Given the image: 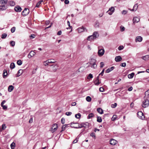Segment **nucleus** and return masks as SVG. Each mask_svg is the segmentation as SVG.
<instances>
[{"label":"nucleus","instance_id":"obj_50","mask_svg":"<svg viewBox=\"0 0 149 149\" xmlns=\"http://www.w3.org/2000/svg\"><path fill=\"white\" fill-rule=\"evenodd\" d=\"M90 136L92 137H94L95 139V134L94 132H92L90 134Z\"/></svg>","mask_w":149,"mask_h":149},{"label":"nucleus","instance_id":"obj_36","mask_svg":"<svg viewBox=\"0 0 149 149\" xmlns=\"http://www.w3.org/2000/svg\"><path fill=\"white\" fill-rule=\"evenodd\" d=\"M86 100L87 101L90 102L91 100V98L90 97L88 96L86 97Z\"/></svg>","mask_w":149,"mask_h":149},{"label":"nucleus","instance_id":"obj_11","mask_svg":"<svg viewBox=\"0 0 149 149\" xmlns=\"http://www.w3.org/2000/svg\"><path fill=\"white\" fill-rule=\"evenodd\" d=\"M36 53L34 51H31L28 54V57L29 58H31L32 57H33L34 56Z\"/></svg>","mask_w":149,"mask_h":149},{"label":"nucleus","instance_id":"obj_46","mask_svg":"<svg viewBox=\"0 0 149 149\" xmlns=\"http://www.w3.org/2000/svg\"><path fill=\"white\" fill-rule=\"evenodd\" d=\"M99 26V23L98 22H96L95 25V27H98Z\"/></svg>","mask_w":149,"mask_h":149},{"label":"nucleus","instance_id":"obj_5","mask_svg":"<svg viewBox=\"0 0 149 149\" xmlns=\"http://www.w3.org/2000/svg\"><path fill=\"white\" fill-rule=\"evenodd\" d=\"M89 126V123L87 122L85 123H82L81 125H79L78 126L75 127L76 128H81L82 127L85 128L88 127Z\"/></svg>","mask_w":149,"mask_h":149},{"label":"nucleus","instance_id":"obj_23","mask_svg":"<svg viewBox=\"0 0 149 149\" xmlns=\"http://www.w3.org/2000/svg\"><path fill=\"white\" fill-rule=\"evenodd\" d=\"M7 73L6 70H4L3 71V77L4 78H5L7 76Z\"/></svg>","mask_w":149,"mask_h":149},{"label":"nucleus","instance_id":"obj_25","mask_svg":"<svg viewBox=\"0 0 149 149\" xmlns=\"http://www.w3.org/2000/svg\"><path fill=\"white\" fill-rule=\"evenodd\" d=\"M43 1L42 0H40L39 1L38 3H37L36 6V7L39 8L41 5L42 2H43Z\"/></svg>","mask_w":149,"mask_h":149},{"label":"nucleus","instance_id":"obj_37","mask_svg":"<svg viewBox=\"0 0 149 149\" xmlns=\"http://www.w3.org/2000/svg\"><path fill=\"white\" fill-rule=\"evenodd\" d=\"M81 116V114L80 113H78V114H77L75 115V117L78 119Z\"/></svg>","mask_w":149,"mask_h":149},{"label":"nucleus","instance_id":"obj_34","mask_svg":"<svg viewBox=\"0 0 149 149\" xmlns=\"http://www.w3.org/2000/svg\"><path fill=\"white\" fill-rule=\"evenodd\" d=\"M97 122L101 123L102 121V119L101 118L100 116H97Z\"/></svg>","mask_w":149,"mask_h":149},{"label":"nucleus","instance_id":"obj_51","mask_svg":"<svg viewBox=\"0 0 149 149\" xmlns=\"http://www.w3.org/2000/svg\"><path fill=\"white\" fill-rule=\"evenodd\" d=\"M72 112H67L65 113V114L68 116H69L71 115L72 114Z\"/></svg>","mask_w":149,"mask_h":149},{"label":"nucleus","instance_id":"obj_30","mask_svg":"<svg viewBox=\"0 0 149 149\" xmlns=\"http://www.w3.org/2000/svg\"><path fill=\"white\" fill-rule=\"evenodd\" d=\"M10 44L11 46L13 47L15 45V42L14 41H11L10 42Z\"/></svg>","mask_w":149,"mask_h":149},{"label":"nucleus","instance_id":"obj_24","mask_svg":"<svg viewBox=\"0 0 149 149\" xmlns=\"http://www.w3.org/2000/svg\"><path fill=\"white\" fill-rule=\"evenodd\" d=\"M97 111L100 114H102L103 113V110L100 108H97Z\"/></svg>","mask_w":149,"mask_h":149},{"label":"nucleus","instance_id":"obj_59","mask_svg":"<svg viewBox=\"0 0 149 149\" xmlns=\"http://www.w3.org/2000/svg\"><path fill=\"white\" fill-rule=\"evenodd\" d=\"M61 122L62 124H64L65 123V119L63 118H62L61 119Z\"/></svg>","mask_w":149,"mask_h":149},{"label":"nucleus","instance_id":"obj_43","mask_svg":"<svg viewBox=\"0 0 149 149\" xmlns=\"http://www.w3.org/2000/svg\"><path fill=\"white\" fill-rule=\"evenodd\" d=\"M117 105V103H115L114 104H112L111 105V107L112 108H115L116 107Z\"/></svg>","mask_w":149,"mask_h":149},{"label":"nucleus","instance_id":"obj_40","mask_svg":"<svg viewBox=\"0 0 149 149\" xmlns=\"http://www.w3.org/2000/svg\"><path fill=\"white\" fill-rule=\"evenodd\" d=\"M17 63V64L19 65H21L22 64V62L20 60H18Z\"/></svg>","mask_w":149,"mask_h":149},{"label":"nucleus","instance_id":"obj_55","mask_svg":"<svg viewBox=\"0 0 149 149\" xmlns=\"http://www.w3.org/2000/svg\"><path fill=\"white\" fill-rule=\"evenodd\" d=\"M15 27H12L11 29V32L12 33H13L15 32Z\"/></svg>","mask_w":149,"mask_h":149},{"label":"nucleus","instance_id":"obj_61","mask_svg":"<svg viewBox=\"0 0 149 149\" xmlns=\"http://www.w3.org/2000/svg\"><path fill=\"white\" fill-rule=\"evenodd\" d=\"M126 65V63H121V66L122 67H125Z\"/></svg>","mask_w":149,"mask_h":149},{"label":"nucleus","instance_id":"obj_14","mask_svg":"<svg viewBox=\"0 0 149 149\" xmlns=\"http://www.w3.org/2000/svg\"><path fill=\"white\" fill-rule=\"evenodd\" d=\"M143 40L141 36H137L135 39V42H141Z\"/></svg>","mask_w":149,"mask_h":149},{"label":"nucleus","instance_id":"obj_26","mask_svg":"<svg viewBox=\"0 0 149 149\" xmlns=\"http://www.w3.org/2000/svg\"><path fill=\"white\" fill-rule=\"evenodd\" d=\"M87 39L88 40L90 41L92 40L95 39H94V37H93V35H92L88 36V37Z\"/></svg>","mask_w":149,"mask_h":149},{"label":"nucleus","instance_id":"obj_41","mask_svg":"<svg viewBox=\"0 0 149 149\" xmlns=\"http://www.w3.org/2000/svg\"><path fill=\"white\" fill-rule=\"evenodd\" d=\"M6 8H5V7L4 6H0V11L3 10L5 9Z\"/></svg>","mask_w":149,"mask_h":149},{"label":"nucleus","instance_id":"obj_38","mask_svg":"<svg viewBox=\"0 0 149 149\" xmlns=\"http://www.w3.org/2000/svg\"><path fill=\"white\" fill-rule=\"evenodd\" d=\"M7 36V34L5 33L3 34L1 36V38L2 39H4L6 38Z\"/></svg>","mask_w":149,"mask_h":149},{"label":"nucleus","instance_id":"obj_18","mask_svg":"<svg viewBox=\"0 0 149 149\" xmlns=\"http://www.w3.org/2000/svg\"><path fill=\"white\" fill-rule=\"evenodd\" d=\"M92 35L94 37V38L95 39H96V38H97V37H98L99 36L98 33L97 31L94 32Z\"/></svg>","mask_w":149,"mask_h":149},{"label":"nucleus","instance_id":"obj_21","mask_svg":"<svg viewBox=\"0 0 149 149\" xmlns=\"http://www.w3.org/2000/svg\"><path fill=\"white\" fill-rule=\"evenodd\" d=\"M14 89V87L12 85H10L9 86L8 91L9 92H11Z\"/></svg>","mask_w":149,"mask_h":149},{"label":"nucleus","instance_id":"obj_52","mask_svg":"<svg viewBox=\"0 0 149 149\" xmlns=\"http://www.w3.org/2000/svg\"><path fill=\"white\" fill-rule=\"evenodd\" d=\"M67 24H68V25L70 27V28L69 29L68 28H67V29H72V26H70V22L69 21H67Z\"/></svg>","mask_w":149,"mask_h":149},{"label":"nucleus","instance_id":"obj_7","mask_svg":"<svg viewBox=\"0 0 149 149\" xmlns=\"http://www.w3.org/2000/svg\"><path fill=\"white\" fill-rule=\"evenodd\" d=\"M29 13V10L28 9L25 8L22 12V14L23 16H26Z\"/></svg>","mask_w":149,"mask_h":149},{"label":"nucleus","instance_id":"obj_62","mask_svg":"<svg viewBox=\"0 0 149 149\" xmlns=\"http://www.w3.org/2000/svg\"><path fill=\"white\" fill-rule=\"evenodd\" d=\"M2 107H3V108L4 109H7V106H6V105H2V106H1Z\"/></svg>","mask_w":149,"mask_h":149},{"label":"nucleus","instance_id":"obj_54","mask_svg":"<svg viewBox=\"0 0 149 149\" xmlns=\"http://www.w3.org/2000/svg\"><path fill=\"white\" fill-rule=\"evenodd\" d=\"M6 128V126L5 124H3L2 125V129L3 130H5Z\"/></svg>","mask_w":149,"mask_h":149},{"label":"nucleus","instance_id":"obj_22","mask_svg":"<svg viewBox=\"0 0 149 149\" xmlns=\"http://www.w3.org/2000/svg\"><path fill=\"white\" fill-rule=\"evenodd\" d=\"M142 59L144 60H147L149 59V55H146L142 57Z\"/></svg>","mask_w":149,"mask_h":149},{"label":"nucleus","instance_id":"obj_27","mask_svg":"<svg viewBox=\"0 0 149 149\" xmlns=\"http://www.w3.org/2000/svg\"><path fill=\"white\" fill-rule=\"evenodd\" d=\"M138 8V6L137 4H136L134 5L132 10H133V11H136L137 9Z\"/></svg>","mask_w":149,"mask_h":149},{"label":"nucleus","instance_id":"obj_6","mask_svg":"<svg viewBox=\"0 0 149 149\" xmlns=\"http://www.w3.org/2000/svg\"><path fill=\"white\" fill-rule=\"evenodd\" d=\"M57 125L56 123L52 125V127L50 131L53 133L57 130Z\"/></svg>","mask_w":149,"mask_h":149},{"label":"nucleus","instance_id":"obj_1","mask_svg":"<svg viewBox=\"0 0 149 149\" xmlns=\"http://www.w3.org/2000/svg\"><path fill=\"white\" fill-rule=\"evenodd\" d=\"M50 67L48 68L49 71L51 72H55L58 67V65L57 64L49 65Z\"/></svg>","mask_w":149,"mask_h":149},{"label":"nucleus","instance_id":"obj_63","mask_svg":"<svg viewBox=\"0 0 149 149\" xmlns=\"http://www.w3.org/2000/svg\"><path fill=\"white\" fill-rule=\"evenodd\" d=\"M30 37L31 38H35V35L34 34H31Z\"/></svg>","mask_w":149,"mask_h":149},{"label":"nucleus","instance_id":"obj_32","mask_svg":"<svg viewBox=\"0 0 149 149\" xmlns=\"http://www.w3.org/2000/svg\"><path fill=\"white\" fill-rule=\"evenodd\" d=\"M15 65L14 63H11L10 66V68L11 69H13L15 68Z\"/></svg>","mask_w":149,"mask_h":149},{"label":"nucleus","instance_id":"obj_44","mask_svg":"<svg viewBox=\"0 0 149 149\" xmlns=\"http://www.w3.org/2000/svg\"><path fill=\"white\" fill-rule=\"evenodd\" d=\"M9 4L12 6H14L15 4V3L13 1H10L9 2Z\"/></svg>","mask_w":149,"mask_h":149},{"label":"nucleus","instance_id":"obj_33","mask_svg":"<svg viewBox=\"0 0 149 149\" xmlns=\"http://www.w3.org/2000/svg\"><path fill=\"white\" fill-rule=\"evenodd\" d=\"M44 63H45L44 65L45 66H46L47 65H49H49H49V64L50 63L49 62V59L47 60L46 61H45L44 62Z\"/></svg>","mask_w":149,"mask_h":149},{"label":"nucleus","instance_id":"obj_39","mask_svg":"<svg viewBox=\"0 0 149 149\" xmlns=\"http://www.w3.org/2000/svg\"><path fill=\"white\" fill-rule=\"evenodd\" d=\"M10 146L12 149H14L15 147V143H12Z\"/></svg>","mask_w":149,"mask_h":149},{"label":"nucleus","instance_id":"obj_19","mask_svg":"<svg viewBox=\"0 0 149 149\" xmlns=\"http://www.w3.org/2000/svg\"><path fill=\"white\" fill-rule=\"evenodd\" d=\"M23 70L22 69H20L18 71L17 73V77H19L23 73Z\"/></svg>","mask_w":149,"mask_h":149},{"label":"nucleus","instance_id":"obj_31","mask_svg":"<svg viewBox=\"0 0 149 149\" xmlns=\"http://www.w3.org/2000/svg\"><path fill=\"white\" fill-rule=\"evenodd\" d=\"M8 0H0V3L1 4H6Z\"/></svg>","mask_w":149,"mask_h":149},{"label":"nucleus","instance_id":"obj_29","mask_svg":"<svg viewBox=\"0 0 149 149\" xmlns=\"http://www.w3.org/2000/svg\"><path fill=\"white\" fill-rule=\"evenodd\" d=\"M145 96L144 97L146 98V97H149V89L145 93Z\"/></svg>","mask_w":149,"mask_h":149},{"label":"nucleus","instance_id":"obj_48","mask_svg":"<svg viewBox=\"0 0 149 149\" xmlns=\"http://www.w3.org/2000/svg\"><path fill=\"white\" fill-rule=\"evenodd\" d=\"M127 13V10H124L122 12V13L123 15H125Z\"/></svg>","mask_w":149,"mask_h":149},{"label":"nucleus","instance_id":"obj_13","mask_svg":"<svg viewBox=\"0 0 149 149\" xmlns=\"http://www.w3.org/2000/svg\"><path fill=\"white\" fill-rule=\"evenodd\" d=\"M94 83L95 85L96 86L98 85L101 82H99V77L97 76L96 78V79L94 81Z\"/></svg>","mask_w":149,"mask_h":149},{"label":"nucleus","instance_id":"obj_28","mask_svg":"<svg viewBox=\"0 0 149 149\" xmlns=\"http://www.w3.org/2000/svg\"><path fill=\"white\" fill-rule=\"evenodd\" d=\"M134 73L132 72L130 74H129L128 75V77L129 79H132L133 77L134 76Z\"/></svg>","mask_w":149,"mask_h":149},{"label":"nucleus","instance_id":"obj_8","mask_svg":"<svg viewBox=\"0 0 149 149\" xmlns=\"http://www.w3.org/2000/svg\"><path fill=\"white\" fill-rule=\"evenodd\" d=\"M79 33H81L84 31H87V30L86 28L83 26L80 27L77 29Z\"/></svg>","mask_w":149,"mask_h":149},{"label":"nucleus","instance_id":"obj_2","mask_svg":"<svg viewBox=\"0 0 149 149\" xmlns=\"http://www.w3.org/2000/svg\"><path fill=\"white\" fill-rule=\"evenodd\" d=\"M96 60L93 58H92L90 60L89 63L91 67L93 68H96L97 67V65L96 63Z\"/></svg>","mask_w":149,"mask_h":149},{"label":"nucleus","instance_id":"obj_42","mask_svg":"<svg viewBox=\"0 0 149 149\" xmlns=\"http://www.w3.org/2000/svg\"><path fill=\"white\" fill-rule=\"evenodd\" d=\"M93 78V75L91 74H90L87 77V79H92Z\"/></svg>","mask_w":149,"mask_h":149},{"label":"nucleus","instance_id":"obj_3","mask_svg":"<svg viewBox=\"0 0 149 149\" xmlns=\"http://www.w3.org/2000/svg\"><path fill=\"white\" fill-rule=\"evenodd\" d=\"M102 46H99L98 47V52L97 53L98 56L100 57L102 56L104 53V49H102Z\"/></svg>","mask_w":149,"mask_h":149},{"label":"nucleus","instance_id":"obj_45","mask_svg":"<svg viewBox=\"0 0 149 149\" xmlns=\"http://www.w3.org/2000/svg\"><path fill=\"white\" fill-rule=\"evenodd\" d=\"M116 115H114L111 118V120H112L114 121L115 120L116 118Z\"/></svg>","mask_w":149,"mask_h":149},{"label":"nucleus","instance_id":"obj_17","mask_svg":"<svg viewBox=\"0 0 149 149\" xmlns=\"http://www.w3.org/2000/svg\"><path fill=\"white\" fill-rule=\"evenodd\" d=\"M115 61L117 62H118L122 60V58L120 56H118L116 57Z\"/></svg>","mask_w":149,"mask_h":149},{"label":"nucleus","instance_id":"obj_16","mask_svg":"<svg viewBox=\"0 0 149 149\" xmlns=\"http://www.w3.org/2000/svg\"><path fill=\"white\" fill-rule=\"evenodd\" d=\"M15 10L17 12H20L22 10L21 8L19 6L15 7L14 8Z\"/></svg>","mask_w":149,"mask_h":149},{"label":"nucleus","instance_id":"obj_9","mask_svg":"<svg viewBox=\"0 0 149 149\" xmlns=\"http://www.w3.org/2000/svg\"><path fill=\"white\" fill-rule=\"evenodd\" d=\"M138 116L140 119L143 120L144 118V116L141 111L138 112L137 113Z\"/></svg>","mask_w":149,"mask_h":149},{"label":"nucleus","instance_id":"obj_58","mask_svg":"<svg viewBox=\"0 0 149 149\" xmlns=\"http://www.w3.org/2000/svg\"><path fill=\"white\" fill-rule=\"evenodd\" d=\"M120 29H121V31H124V30H125V27L123 26H121V27H120Z\"/></svg>","mask_w":149,"mask_h":149},{"label":"nucleus","instance_id":"obj_60","mask_svg":"<svg viewBox=\"0 0 149 149\" xmlns=\"http://www.w3.org/2000/svg\"><path fill=\"white\" fill-rule=\"evenodd\" d=\"M66 125H63L62 127V131H64L65 129Z\"/></svg>","mask_w":149,"mask_h":149},{"label":"nucleus","instance_id":"obj_35","mask_svg":"<svg viewBox=\"0 0 149 149\" xmlns=\"http://www.w3.org/2000/svg\"><path fill=\"white\" fill-rule=\"evenodd\" d=\"M49 62L50 63H55L56 62V61L53 59H49Z\"/></svg>","mask_w":149,"mask_h":149},{"label":"nucleus","instance_id":"obj_56","mask_svg":"<svg viewBox=\"0 0 149 149\" xmlns=\"http://www.w3.org/2000/svg\"><path fill=\"white\" fill-rule=\"evenodd\" d=\"M104 69L102 70V72L99 74V75L98 76H100V75H101L102 76L103 75L104 72Z\"/></svg>","mask_w":149,"mask_h":149},{"label":"nucleus","instance_id":"obj_47","mask_svg":"<svg viewBox=\"0 0 149 149\" xmlns=\"http://www.w3.org/2000/svg\"><path fill=\"white\" fill-rule=\"evenodd\" d=\"M94 116V114L93 113H90L88 116V118H90L92 117H93Z\"/></svg>","mask_w":149,"mask_h":149},{"label":"nucleus","instance_id":"obj_57","mask_svg":"<svg viewBox=\"0 0 149 149\" xmlns=\"http://www.w3.org/2000/svg\"><path fill=\"white\" fill-rule=\"evenodd\" d=\"M100 68H102L104 65V62H101L100 63Z\"/></svg>","mask_w":149,"mask_h":149},{"label":"nucleus","instance_id":"obj_4","mask_svg":"<svg viewBox=\"0 0 149 149\" xmlns=\"http://www.w3.org/2000/svg\"><path fill=\"white\" fill-rule=\"evenodd\" d=\"M144 100L143 101L142 106L144 108L148 107L149 105V100L146 97H144Z\"/></svg>","mask_w":149,"mask_h":149},{"label":"nucleus","instance_id":"obj_49","mask_svg":"<svg viewBox=\"0 0 149 149\" xmlns=\"http://www.w3.org/2000/svg\"><path fill=\"white\" fill-rule=\"evenodd\" d=\"M124 47L123 46H120L118 47V49L119 50H121L123 49Z\"/></svg>","mask_w":149,"mask_h":149},{"label":"nucleus","instance_id":"obj_20","mask_svg":"<svg viewBox=\"0 0 149 149\" xmlns=\"http://www.w3.org/2000/svg\"><path fill=\"white\" fill-rule=\"evenodd\" d=\"M114 68V67L113 66L111 67L110 68H109L108 69H107L106 70V73H109L111 71H112L113 70V69Z\"/></svg>","mask_w":149,"mask_h":149},{"label":"nucleus","instance_id":"obj_15","mask_svg":"<svg viewBox=\"0 0 149 149\" xmlns=\"http://www.w3.org/2000/svg\"><path fill=\"white\" fill-rule=\"evenodd\" d=\"M140 20V19L137 17H134L133 19V22L134 23H137Z\"/></svg>","mask_w":149,"mask_h":149},{"label":"nucleus","instance_id":"obj_12","mask_svg":"<svg viewBox=\"0 0 149 149\" xmlns=\"http://www.w3.org/2000/svg\"><path fill=\"white\" fill-rule=\"evenodd\" d=\"M110 144L112 145H115L117 144L118 143V141L113 139H111L110 140Z\"/></svg>","mask_w":149,"mask_h":149},{"label":"nucleus","instance_id":"obj_53","mask_svg":"<svg viewBox=\"0 0 149 149\" xmlns=\"http://www.w3.org/2000/svg\"><path fill=\"white\" fill-rule=\"evenodd\" d=\"M99 91L100 92H103L104 91V88L103 87H101L99 88Z\"/></svg>","mask_w":149,"mask_h":149},{"label":"nucleus","instance_id":"obj_64","mask_svg":"<svg viewBox=\"0 0 149 149\" xmlns=\"http://www.w3.org/2000/svg\"><path fill=\"white\" fill-rule=\"evenodd\" d=\"M61 34H62V32L61 31H59L57 32V35H59V36L61 35Z\"/></svg>","mask_w":149,"mask_h":149},{"label":"nucleus","instance_id":"obj_10","mask_svg":"<svg viewBox=\"0 0 149 149\" xmlns=\"http://www.w3.org/2000/svg\"><path fill=\"white\" fill-rule=\"evenodd\" d=\"M115 8L114 7H111L109 9V10L107 12L108 14L110 15H112L113 13L114 12Z\"/></svg>","mask_w":149,"mask_h":149}]
</instances>
